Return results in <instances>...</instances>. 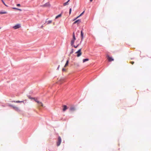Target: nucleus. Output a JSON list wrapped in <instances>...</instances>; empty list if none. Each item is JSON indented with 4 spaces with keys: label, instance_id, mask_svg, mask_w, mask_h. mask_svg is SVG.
<instances>
[{
    "label": "nucleus",
    "instance_id": "obj_22",
    "mask_svg": "<svg viewBox=\"0 0 151 151\" xmlns=\"http://www.w3.org/2000/svg\"><path fill=\"white\" fill-rule=\"evenodd\" d=\"M30 99H32L34 100V101H35V100H37V99H36L35 98H29Z\"/></svg>",
    "mask_w": 151,
    "mask_h": 151
},
{
    "label": "nucleus",
    "instance_id": "obj_1",
    "mask_svg": "<svg viewBox=\"0 0 151 151\" xmlns=\"http://www.w3.org/2000/svg\"><path fill=\"white\" fill-rule=\"evenodd\" d=\"M76 40V37L75 36L74 33L73 32V39L71 41V45L73 46L75 48H77L78 46L81 43V41L80 43H78L76 46L74 45V42Z\"/></svg>",
    "mask_w": 151,
    "mask_h": 151
},
{
    "label": "nucleus",
    "instance_id": "obj_14",
    "mask_svg": "<svg viewBox=\"0 0 151 151\" xmlns=\"http://www.w3.org/2000/svg\"><path fill=\"white\" fill-rule=\"evenodd\" d=\"M13 102H14L17 103H21V102H22V103H24V101H14Z\"/></svg>",
    "mask_w": 151,
    "mask_h": 151
},
{
    "label": "nucleus",
    "instance_id": "obj_9",
    "mask_svg": "<svg viewBox=\"0 0 151 151\" xmlns=\"http://www.w3.org/2000/svg\"><path fill=\"white\" fill-rule=\"evenodd\" d=\"M63 106V111H65L66 109H68L66 105H64Z\"/></svg>",
    "mask_w": 151,
    "mask_h": 151
},
{
    "label": "nucleus",
    "instance_id": "obj_27",
    "mask_svg": "<svg viewBox=\"0 0 151 151\" xmlns=\"http://www.w3.org/2000/svg\"><path fill=\"white\" fill-rule=\"evenodd\" d=\"M17 6H20V4H17Z\"/></svg>",
    "mask_w": 151,
    "mask_h": 151
},
{
    "label": "nucleus",
    "instance_id": "obj_10",
    "mask_svg": "<svg viewBox=\"0 0 151 151\" xmlns=\"http://www.w3.org/2000/svg\"><path fill=\"white\" fill-rule=\"evenodd\" d=\"M70 110L71 111H73L76 110V109L75 107L72 106L70 108Z\"/></svg>",
    "mask_w": 151,
    "mask_h": 151
},
{
    "label": "nucleus",
    "instance_id": "obj_26",
    "mask_svg": "<svg viewBox=\"0 0 151 151\" xmlns=\"http://www.w3.org/2000/svg\"><path fill=\"white\" fill-rule=\"evenodd\" d=\"M65 70H66L65 69V68H63L62 69V71H65Z\"/></svg>",
    "mask_w": 151,
    "mask_h": 151
},
{
    "label": "nucleus",
    "instance_id": "obj_16",
    "mask_svg": "<svg viewBox=\"0 0 151 151\" xmlns=\"http://www.w3.org/2000/svg\"><path fill=\"white\" fill-rule=\"evenodd\" d=\"M68 63H69V60H67L64 66L65 67H66L67 66H68Z\"/></svg>",
    "mask_w": 151,
    "mask_h": 151
},
{
    "label": "nucleus",
    "instance_id": "obj_8",
    "mask_svg": "<svg viewBox=\"0 0 151 151\" xmlns=\"http://www.w3.org/2000/svg\"><path fill=\"white\" fill-rule=\"evenodd\" d=\"M81 41H82L83 38V34L82 30H81Z\"/></svg>",
    "mask_w": 151,
    "mask_h": 151
},
{
    "label": "nucleus",
    "instance_id": "obj_7",
    "mask_svg": "<svg viewBox=\"0 0 151 151\" xmlns=\"http://www.w3.org/2000/svg\"><path fill=\"white\" fill-rule=\"evenodd\" d=\"M35 101L37 103H38L39 105V106H43V104L41 102H40L38 100H35Z\"/></svg>",
    "mask_w": 151,
    "mask_h": 151
},
{
    "label": "nucleus",
    "instance_id": "obj_4",
    "mask_svg": "<svg viewBox=\"0 0 151 151\" xmlns=\"http://www.w3.org/2000/svg\"><path fill=\"white\" fill-rule=\"evenodd\" d=\"M42 7H47L50 6V4L49 2L46 3L42 6Z\"/></svg>",
    "mask_w": 151,
    "mask_h": 151
},
{
    "label": "nucleus",
    "instance_id": "obj_29",
    "mask_svg": "<svg viewBox=\"0 0 151 151\" xmlns=\"http://www.w3.org/2000/svg\"><path fill=\"white\" fill-rule=\"evenodd\" d=\"M43 27V25H42V26L41 27V28H42Z\"/></svg>",
    "mask_w": 151,
    "mask_h": 151
},
{
    "label": "nucleus",
    "instance_id": "obj_5",
    "mask_svg": "<svg viewBox=\"0 0 151 151\" xmlns=\"http://www.w3.org/2000/svg\"><path fill=\"white\" fill-rule=\"evenodd\" d=\"M21 27L20 25L19 24H17L13 27L14 29H17Z\"/></svg>",
    "mask_w": 151,
    "mask_h": 151
},
{
    "label": "nucleus",
    "instance_id": "obj_18",
    "mask_svg": "<svg viewBox=\"0 0 151 151\" xmlns=\"http://www.w3.org/2000/svg\"><path fill=\"white\" fill-rule=\"evenodd\" d=\"M69 1H68L67 2L63 4V6H65L68 4V2Z\"/></svg>",
    "mask_w": 151,
    "mask_h": 151
},
{
    "label": "nucleus",
    "instance_id": "obj_15",
    "mask_svg": "<svg viewBox=\"0 0 151 151\" xmlns=\"http://www.w3.org/2000/svg\"><path fill=\"white\" fill-rule=\"evenodd\" d=\"M7 13V12L6 11H3V12H0V14H6Z\"/></svg>",
    "mask_w": 151,
    "mask_h": 151
},
{
    "label": "nucleus",
    "instance_id": "obj_20",
    "mask_svg": "<svg viewBox=\"0 0 151 151\" xmlns=\"http://www.w3.org/2000/svg\"><path fill=\"white\" fill-rule=\"evenodd\" d=\"M61 16V14H60L58 15L57 16H56V17H55V19H57L58 18V17H60Z\"/></svg>",
    "mask_w": 151,
    "mask_h": 151
},
{
    "label": "nucleus",
    "instance_id": "obj_30",
    "mask_svg": "<svg viewBox=\"0 0 151 151\" xmlns=\"http://www.w3.org/2000/svg\"><path fill=\"white\" fill-rule=\"evenodd\" d=\"M73 52V51L72 50L71 53H72Z\"/></svg>",
    "mask_w": 151,
    "mask_h": 151
},
{
    "label": "nucleus",
    "instance_id": "obj_24",
    "mask_svg": "<svg viewBox=\"0 0 151 151\" xmlns=\"http://www.w3.org/2000/svg\"><path fill=\"white\" fill-rule=\"evenodd\" d=\"M130 63H131L132 64V65H133L134 63V62H133V61H131L130 62Z\"/></svg>",
    "mask_w": 151,
    "mask_h": 151
},
{
    "label": "nucleus",
    "instance_id": "obj_25",
    "mask_svg": "<svg viewBox=\"0 0 151 151\" xmlns=\"http://www.w3.org/2000/svg\"><path fill=\"white\" fill-rule=\"evenodd\" d=\"M71 12V9L70 8L69 10V14H70Z\"/></svg>",
    "mask_w": 151,
    "mask_h": 151
},
{
    "label": "nucleus",
    "instance_id": "obj_13",
    "mask_svg": "<svg viewBox=\"0 0 151 151\" xmlns=\"http://www.w3.org/2000/svg\"><path fill=\"white\" fill-rule=\"evenodd\" d=\"M52 22V21L51 20H49L47 21H46V23H47V24H49L51 23Z\"/></svg>",
    "mask_w": 151,
    "mask_h": 151
},
{
    "label": "nucleus",
    "instance_id": "obj_17",
    "mask_svg": "<svg viewBox=\"0 0 151 151\" xmlns=\"http://www.w3.org/2000/svg\"><path fill=\"white\" fill-rule=\"evenodd\" d=\"M88 60H89V59L88 58L83 59V62L84 63L86 61H88Z\"/></svg>",
    "mask_w": 151,
    "mask_h": 151
},
{
    "label": "nucleus",
    "instance_id": "obj_23",
    "mask_svg": "<svg viewBox=\"0 0 151 151\" xmlns=\"http://www.w3.org/2000/svg\"><path fill=\"white\" fill-rule=\"evenodd\" d=\"M2 1V2L3 3V4H4V5L6 6H8L6 5V4H5V3H4V1Z\"/></svg>",
    "mask_w": 151,
    "mask_h": 151
},
{
    "label": "nucleus",
    "instance_id": "obj_11",
    "mask_svg": "<svg viewBox=\"0 0 151 151\" xmlns=\"http://www.w3.org/2000/svg\"><path fill=\"white\" fill-rule=\"evenodd\" d=\"M12 106L15 110L17 111L19 110V109L18 107L14 106Z\"/></svg>",
    "mask_w": 151,
    "mask_h": 151
},
{
    "label": "nucleus",
    "instance_id": "obj_3",
    "mask_svg": "<svg viewBox=\"0 0 151 151\" xmlns=\"http://www.w3.org/2000/svg\"><path fill=\"white\" fill-rule=\"evenodd\" d=\"M61 142V139L60 137H59L58 138V141L57 142V145L58 146H59Z\"/></svg>",
    "mask_w": 151,
    "mask_h": 151
},
{
    "label": "nucleus",
    "instance_id": "obj_2",
    "mask_svg": "<svg viewBox=\"0 0 151 151\" xmlns=\"http://www.w3.org/2000/svg\"><path fill=\"white\" fill-rule=\"evenodd\" d=\"M81 51V49H80L76 52V53L77 54V57H79L82 54V52Z\"/></svg>",
    "mask_w": 151,
    "mask_h": 151
},
{
    "label": "nucleus",
    "instance_id": "obj_31",
    "mask_svg": "<svg viewBox=\"0 0 151 151\" xmlns=\"http://www.w3.org/2000/svg\"><path fill=\"white\" fill-rule=\"evenodd\" d=\"M1 29V27H0V29Z\"/></svg>",
    "mask_w": 151,
    "mask_h": 151
},
{
    "label": "nucleus",
    "instance_id": "obj_21",
    "mask_svg": "<svg viewBox=\"0 0 151 151\" xmlns=\"http://www.w3.org/2000/svg\"><path fill=\"white\" fill-rule=\"evenodd\" d=\"M84 11L79 16H78L76 18H77L79 17L80 16H81L84 13Z\"/></svg>",
    "mask_w": 151,
    "mask_h": 151
},
{
    "label": "nucleus",
    "instance_id": "obj_28",
    "mask_svg": "<svg viewBox=\"0 0 151 151\" xmlns=\"http://www.w3.org/2000/svg\"><path fill=\"white\" fill-rule=\"evenodd\" d=\"M60 66V65H59L58 67L57 70H58L59 69Z\"/></svg>",
    "mask_w": 151,
    "mask_h": 151
},
{
    "label": "nucleus",
    "instance_id": "obj_19",
    "mask_svg": "<svg viewBox=\"0 0 151 151\" xmlns=\"http://www.w3.org/2000/svg\"><path fill=\"white\" fill-rule=\"evenodd\" d=\"M12 8L13 9H16V10H18L20 11H22V10L21 9H18V8H15V7H13Z\"/></svg>",
    "mask_w": 151,
    "mask_h": 151
},
{
    "label": "nucleus",
    "instance_id": "obj_12",
    "mask_svg": "<svg viewBox=\"0 0 151 151\" xmlns=\"http://www.w3.org/2000/svg\"><path fill=\"white\" fill-rule=\"evenodd\" d=\"M81 22V21L80 19H78V20H76V21H75L74 22V24H76L77 23H79Z\"/></svg>",
    "mask_w": 151,
    "mask_h": 151
},
{
    "label": "nucleus",
    "instance_id": "obj_6",
    "mask_svg": "<svg viewBox=\"0 0 151 151\" xmlns=\"http://www.w3.org/2000/svg\"><path fill=\"white\" fill-rule=\"evenodd\" d=\"M107 58L109 62H111L114 60V59L111 57H110L108 55H107Z\"/></svg>",
    "mask_w": 151,
    "mask_h": 151
}]
</instances>
